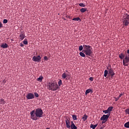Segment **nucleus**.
Wrapping results in <instances>:
<instances>
[{"mask_svg":"<svg viewBox=\"0 0 129 129\" xmlns=\"http://www.w3.org/2000/svg\"><path fill=\"white\" fill-rule=\"evenodd\" d=\"M20 46H21V47H24V45L22 43H20Z\"/></svg>","mask_w":129,"mask_h":129,"instance_id":"42","label":"nucleus"},{"mask_svg":"<svg viewBox=\"0 0 129 129\" xmlns=\"http://www.w3.org/2000/svg\"><path fill=\"white\" fill-rule=\"evenodd\" d=\"M103 112L105 114H107L110 113V112H109L108 111V109L105 110H103Z\"/></svg>","mask_w":129,"mask_h":129,"instance_id":"28","label":"nucleus"},{"mask_svg":"<svg viewBox=\"0 0 129 129\" xmlns=\"http://www.w3.org/2000/svg\"><path fill=\"white\" fill-rule=\"evenodd\" d=\"M124 126L126 128H129V121L125 123L124 124Z\"/></svg>","mask_w":129,"mask_h":129,"instance_id":"18","label":"nucleus"},{"mask_svg":"<svg viewBox=\"0 0 129 129\" xmlns=\"http://www.w3.org/2000/svg\"><path fill=\"white\" fill-rule=\"evenodd\" d=\"M66 17L68 18H70V17L69 16H66Z\"/></svg>","mask_w":129,"mask_h":129,"instance_id":"44","label":"nucleus"},{"mask_svg":"<svg viewBox=\"0 0 129 129\" xmlns=\"http://www.w3.org/2000/svg\"><path fill=\"white\" fill-rule=\"evenodd\" d=\"M79 54H80V56H81L82 57H85L86 56L85 54L83 52H80Z\"/></svg>","mask_w":129,"mask_h":129,"instance_id":"26","label":"nucleus"},{"mask_svg":"<svg viewBox=\"0 0 129 129\" xmlns=\"http://www.w3.org/2000/svg\"><path fill=\"white\" fill-rule=\"evenodd\" d=\"M99 129H103V127H100Z\"/></svg>","mask_w":129,"mask_h":129,"instance_id":"45","label":"nucleus"},{"mask_svg":"<svg viewBox=\"0 0 129 129\" xmlns=\"http://www.w3.org/2000/svg\"><path fill=\"white\" fill-rule=\"evenodd\" d=\"M80 12H81V13H85L86 11H87V9H86V8H82L81 9H80Z\"/></svg>","mask_w":129,"mask_h":129,"instance_id":"21","label":"nucleus"},{"mask_svg":"<svg viewBox=\"0 0 129 129\" xmlns=\"http://www.w3.org/2000/svg\"><path fill=\"white\" fill-rule=\"evenodd\" d=\"M118 56L121 59H124L125 57V55H124L123 53H121L120 54H118Z\"/></svg>","mask_w":129,"mask_h":129,"instance_id":"11","label":"nucleus"},{"mask_svg":"<svg viewBox=\"0 0 129 129\" xmlns=\"http://www.w3.org/2000/svg\"><path fill=\"white\" fill-rule=\"evenodd\" d=\"M83 51L85 53V55L92 56L93 51L91 50L92 47L90 45H83Z\"/></svg>","mask_w":129,"mask_h":129,"instance_id":"3","label":"nucleus"},{"mask_svg":"<svg viewBox=\"0 0 129 129\" xmlns=\"http://www.w3.org/2000/svg\"><path fill=\"white\" fill-rule=\"evenodd\" d=\"M108 75V71L107 70H105L104 71V77H106Z\"/></svg>","mask_w":129,"mask_h":129,"instance_id":"20","label":"nucleus"},{"mask_svg":"<svg viewBox=\"0 0 129 129\" xmlns=\"http://www.w3.org/2000/svg\"><path fill=\"white\" fill-rule=\"evenodd\" d=\"M61 84H62V82H61V81H59V82H58V85H59V86H60Z\"/></svg>","mask_w":129,"mask_h":129,"instance_id":"39","label":"nucleus"},{"mask_svg":"<svg viewBox=\"0 0 129 129\" xmlns=\"http://www.w3.org/2000/svg\"><path fill=\"white\" fill-rule=\"evenodd\" d=\"M8 22V20L7 19H4V21H3V23L4 24H6Z\"/></svg>","mask_w":129,"mask_h":129,"instance_id":"32","label":"nucleus"},{"mask_svg":"<svg viewBox=\"0 0 129 129\" xmlns=\"http://www.w3.org/2000/svg\"><path fill=\"white\" fill-rule=\"evenodd\" d=\"M83 46H82V45H80V46H79V50H80V51H81V50H82L83 49Z\"/></svg>","mask_w":129,"mask_h":129,"instance_id":"29","label":"nucleus"},{"mask_svg":"<svg viewBox=\"0 0 129 129\" xmlns=\"http://www.w3.org/2000/svg\"><path fill=\"white\" fill-rule=\"evenodd\" d=\"M71 123H72L71 125V129H77V127L75 125L73 121H72Z\"/></svg>","mask_w":129,"mask_h":129,"instance_id":"12","label":"nucleus"},{"mask_svg":"<svg viewBox=\"0 0 129 129\" xmlns=\"http://www.w3.org/2000/svg\"><path fill=\"white\" fill-rule=\"evenodd\" d=\"M110 115V113H109L107 115H103V116L100 118V120L107 121Z\"/></svg>","mask_w":129,"mask_h":129,"instance_id":"7","label":"nucleus"},{"mask_svg":"<svg viewBox=\"0 0 129 129\" xmlns=\"http://www.w3.org/2000/svg\"><path fill=\"white\" fill-rule=\"evenodd\" d=\"M25 38V33H21L20 35V39L23 40Z\"/></svg>","mask_w":129,"mask_h":129,"instance_id":"13","label":"nucleus"},{"mask_svg":"<svg viewBox=\"0 0 129 129\" xmlns=\"http://www.w3.org/2000/svg\"><path fill=\"white\" fill-rule=\"evenodd\" d=\"M3 25L2 24V23L1 22V20H0V29L1 28H3Z\"/></svg>","mask_w":129,"mask_h":129,"instance_id":"35","label":"nucleus"},{"mask_svg":"<svg viewBox=\"0 0 129 129\" xmlns=\"http://www.w3.org/2000/svg\"><path fill=\"white\" fill-rule=\"evenodd\" d=\"M72 118L73 120H77V116L76 115H73Z\"/></svg>","mask_w":129,"mask_h":129,"instance_id":"23","label":"nucleus"},{"mask_svg":"<svg viewBox=\"0 0 129 129\" xmlns=\"http://www.w3.org/2000/svg\"><path fill=\"white\" fill-rule=\"evenodd\" d=\"M94 125L93 124H91L90 128L94 129Z\"/></svg>","mask_w":129,"mask_h":129,"instance_id":"37","label":"nucleus"},{"mask_svg":"<svg viewBox=\"0 0 129 129\" xmlns=\"http://www.w3.org/2000/svg\"><path fill=\"white\" fill-rule=\"evenodd\" d=\"M98 126V124H94L93 129H95V128Z\"/></svg>","mask_w":129,"mask_h":129,"instance_id":"41","label":"nucleus"},{"mask_svg":"<svg viewBox=\"0 0 129 129\" xmlns=\"http://www.w3.org/2000/svg\"><path fill=\"white\" fill-rule=\"evenodd\" d=\"M65 122H66V127L67 128H70L71 127V125H70L71 123H70V120L67 118L65 120Z\"/></svg>","mask_w":129,"mask_h":129,"instance_id":"10","label":"nucleus"},{"mask_svg":"<svg viewBox=\"0 0 129 129\" xmlns=\"http://www.w3.org/2000/svg\"><path fill=\"white\" fill-rule=\"evenodd\" d=\"M43 78V76H39V78L37 79V81H42Z\"/></svg>","mask_w":129,"mask_h":129,"instance_id":"25","label":"nucleus"},{"mask_svg":"<svg viewBox=\"0 0 129 129\" xmlns=\"http://www.w3.org/2000/svg\"><path fill=\"white\" fill-rule=\"evenodd\" d=\"M34 95H35V97H38L39 96L38 94L37 93H34Z\"/></svg>","mask_w":129,"mask_h":129,"instance_id":"36","label":"nucleus"},{"mask_svg":"<svg viewBox=\"0 0 129 129\" xmlns=\"http://www.w3.org/2000/svg\"><path fill=\"white\" fill-rule=\"evenodd\" d=\"M26 98H27V100L33 99L34 98V95L33 94L29 93L26 95Z\"/></svg>","mask_w":129,"mask_h":129,"instance_id":"9","label":"nucleus"},{"mask_svg":"<svg viewBox=\"0 0 129 129\" xmlns=\"http://www.w3.org/2000/svg\"><path fill=\"white\" fill-rule=\"evenodd\" d=\"M47 86H48V89L52 91H55L59 88V86L56 82H48Z\"/></svg>","mask_w":129,"mask_h":129,"instance_id":"2","label":"nucleus"},{"mask_svg":"<svg viewBox=\"0 0 129 129\" xmlns=\"http://www.w3.org/2000/svg\"><path fill=\"white\" fill-rule=\"evenodd\" d=\"M67 77V75H66V73H63L62 74V78H63V79H65V78H66Z\"/></svg>","mask_w":129,"mask_h":129,"instance_id":"24","label":"nucleus"},{"mask_svg":"<svg viewBox=\"0 0 129 129\" xmlns=\"http://www.w3.org/2000/svg\"><path fill=\"white\" fill-rule=\"evenodd\" d=\"M43 114V110L40 108H38L36 110H32L30 112V116L33 120H37L38 118H42Z\"/></svg>","mask_w":129,"mask_h":129,"instance_id":"1","label":"nucleus"},{"mask_svg":"<svg viewBox=\"0 0 129 129\" xmlns=\"http://www.w3.org/2000/svg\"><path fill=\"white\" fill-rule=\"evenodd\" d=\"M119 99V98L117 97V98H115V101L117 102Z\"/></svg>","mask_w":129,"mask_h":129,"instance_id":"38","label":"nucleus"},{"mask_svg":"<svg viewBox=\"0 0 129 129\" xmlns=\"http://www.w3.org/2000/svg\"><path fill=\"white\" fill-rule=\"evenodd\" d=\"M122 95H123L122 94H120L119 95V96H118V98L119 99L120 97H121V96H122Z\"/></svg>","mask_w":129,"mask_h":129,"instance_id":"40","label":"nucleus"},{"mask_svg":"<svg viewBox=\"0 0 129 129\" xmlns=\"http://www.w3.org/2000/svg\"><path fill=\"white\" fill-rule=\"evenodd\" d=\"M106 121H105V120H103V121H102V124H104V123H105Z\"/></svg>","mask_w":129,"mask_h":129,"instance_id":"43","label":"nucleus"},{"mask_svg":"<svg viewBox=\"0 0 129 129\" xmlns=\"http://www.w3.org/2000/svg\"><path fill=\"white\" fill-rule=\"evenodd\" d=\"M28 40L27 39H25V40L23 41V43L25 44V45H27L28 44Z\"/></svg>","mask_w":129,"mask_h":129,"instance_id":"27","label":"nucleus"},{"mask_svg":"<svg viewBox=\"0 0 129 129\" xmlns=\"http://www.w3.org/2000/svg\"><path fill=\"white\" fill-rule=\"evenodd\" d=\"M125 57L123 59L122 63L123 66H128L129 64V49L125 52Z\"/></svg>","mask_w":129,"mask_h":129,"instance_id":"4","label":"nucleus"},{"mask_svg":"<svg viewBox=\"0 0 129 129\" xmlns=\"http://www.w3.org/2000/svg\"><path fill=\"white\" fill-rule=\"evenodd\" d=\"M1 47H3V48H7L8 47V45L7 43H3L1 46Z\"/></svg>","mask_w":129,"mask_h":129,"instance_id":"15","label":"nucleus"},{"mask_svg":"<svg viewBox=\"0 0 129 129\" xmlns=\"http://www.w3.org/2000/svg\"><path fill=\"white\" fill-rule=\"evenodd\" d=\"M125 16L122 18V24L125 26H127L129 25V15L127 13L124 14Z\"/></svg>","mask_w":129,"mask_h":129,"instance_id":"6","label":"nucleus"},{"mask_svg":"<svg viewBox=\"0 0 129 129\" xmlns=\"http://www.w3.org/2000/svg\"><path fill=\"white\" fill-rule=\"evenodd\" d=\"M79 6H80V7H85V6H85L84 4H83V3L79 4Z\"/></svg>","mask_w":129,"mask_h":129,"instance_id":"30","label":"nucleus"},{"mask_svg":"<svg viewBox=\"0 0 129 129\" xmlns=\"http://www.w3.org/2000/svg\"><path fill=\"white\" fill-rule=\"evenodd\" d=\"M107 70L108 72V76L109 78H113L114 77L115 73H114L113 69H111V66L110 64H108L107 67Z\"/></svg>","mask_w":129,"mask_h":129,"instance_id":"5","label":"nucleus"},{"mask_svg":"<svg viewBox=\"0 0 129 129\" xmlns=\"http://www.w3.org/2000/svg\"><path fill=\"white\" fill-rule=\"evenodd\" d=\"M88 116L86 114H84V116L82 117L83 120L85 121L87 119Z\"/></svg>","mask_w":129,"mask_h":129,"instance_id":"17","label":"nucleus"},{"mask_svg":"<svg viewBox=\"0 0 129 129\" xmlns=\"http://www.w3.org/2000/svg\"><path fill=\"white\" fill-rule=\"evenodd\" d=\"M113 109V107L111 106V107H109L107 108V110L109 111V112L110 113V112H111L112 111Z\"/></svg>","mask_w":129,"mask_h":129,"instance_id":"22","label":"nucleus"},{"mask_svg":"<svg viewBox=\"0 0 129 129\" xmlns=\"http://www.w3.org/2000/svg\"><path fill=\"white\" fill-rule=\"evenodd\" d=\"M41 57L40 55H38L37 56H33V57H32V60L34 62H40L41 61Z\"/></svg>","mask_w":129,"mask_h":129,"instance_id":"8","label":"nucleus"},{"mask_svg":"<svg viewBox=\"0 0 129 129\" xmlns=\"http://www.w3.org/2000/svg\"><path fill=\"white\" fill-rule=\"evenodd\" d=\"M93 78L91 77L89 78V80H90V81H93Z\"/></svg>","mask_w":129,"mask_h":129,"instance_id":"34","label":"nucleus"},{"mask_svg":"<svg viewBox=\"0 0 129 129\" xmlns=\"http://www.w3.org/2000/svg\"><path fill=\"white\" fill-rule=\"evenodd\" d=\"M59 81H61V80H59Z\"/></svg>","mask_w":129,"mask_h":129,"instance_id":"46","label":"nucleus"},{"mask_svg":"<svg viewBox=\"0 0 129 129\" xmlns=\"http://www.w3.org/2000/svg\"><path fill=\"white\" fill-rule=\"evenodd\" d=\"M90 92H93L92 90H91V89H89L86 90L85 91V94H88V93H90Z\"/></svg>","mask_w":129,"mask_h":129,"instance_id":"16","label":"nucleus"},{"mask_svg":"<svg viewBox=\"0 0 129 129\" xmlns=\"http://www.w3.org/2000/svg\"><path fill=\"white\" fill-rule=\"evenodd\" d=\"M125 112L126 114L129 115V109H126L125 110Z\"/></svg>","mask_w":129,"mask_h":129,"instance_id":"31","label":"nucleus"},{"mask_svg":"<svg viewBox=\"0 0 129 129\" xmlns=\"http://www.w3.org/2000/svg\"><path fill=\"white\" fill-rule=\"evenodd\" d=\"M43 59H44V60L47 61L48 60V58L47 57V56H45L44 57H43Z\"/></svg>","mask_w":129,"mask_h":129,"instance_id":"33","label":"nucleus"},{"mask_svg":"<svg viewBox=\"0 0 129 129\" xmlns=\"http://www.w3.org/2000/svg\"><path fill=\"white\" fill-rule=\"evenodd\" d=\"M6 103V101L4 100L3 99H0V104L4 105Z\"/></svg>","mask_w":129,"mask_h":129,"instance_id":"14","label":"nucleus"},{"mask_svg":"<svg viewBox=\"0 0 129 129\" xmlns=\"http://www.w3.org/2000/svg\"><path fill=\"white\" fill-rule=\"evenodd\" d=\"M72 20L73 21H81V19L79 17L74 18L72 19Z\"/></svg>","mask_w":129,"mask_h":129,"instance_id":"19","label":"nucleus"}]
</instances>
